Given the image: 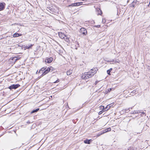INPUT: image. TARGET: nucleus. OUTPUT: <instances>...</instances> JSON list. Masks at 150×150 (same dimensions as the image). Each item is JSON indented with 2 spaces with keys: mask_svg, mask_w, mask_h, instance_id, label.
I'll return each instance as SVG.
<instances>
[{
  "mask_svg": "<svg viewBox=\"0 0 150 150\" xmlns=\"http://www.w3.org/2000/svg\"><path fill=\"white\" fill-rule=\"evenodd\" d=\"M136 91L135 90H133L131 93L130 95L132 96H134L135 94Z\"/></svg>",
  "mask_w": 150,
  "mask_h": 150,
  "instance_id": "aec40b11",
  "label": "nucleus"
},
{
  "mask_svg": "<svg viewBox=\"0 0 150 150\" xmlns=\"http://www.w3.org/2000/svg\"><path fill=\"white\" fill-rule=\"evenodd\" d=\"M3 38L2 36H0V40L2 39Z\"/></svg>",
  "mask_w": 150,
  "mask_h": 150,
  "instance_id": "c9c22d12",
  "label": "nucleus"
},
{
  "mask_svg": "<svg viewBox=\"0 0 150 150\" xmlns=\"http://www.w3.org/2000/svg\"><path fill=\"white\" fill-rule=\"evenodd\" d=\"M19 84H13L8 87V88L11 90L12 89H16L20 86Z\"/></svg>",
  "mask_w": 150,
  "mask_h": 150,
  "instance_id": "f03ea898",
  "label": "nucleus"
},
{
  "mask_svg": "<svg viewBox=\"0 0 150 150\" xmlns=\"http://www.w3.org/2000/svg\"><path fill=\"white\" fill-rule=\"evenodd\" d=\"M47 10L48 11H50V12H52V13L54 12V9L53 8V7H52V6L50 7H47Z\"/></svg>",
  "mask_w": 150,
  "mask_h": 150,
  "instance_id": "6e6552de",
  "label": "nucleus"
},
{
  "mask_svg": "<svg viewBox=\"0 0 150 150\" xmlns=\"http://www.w3.org/2000/svg\"><path fill=\"white\" fill-rule=\"evenodd\" d=\"M136 111H137L136 113H141L142 112V111L141 110H139Z\"/></svg>",
  "mask_w": 150,
  "mask_h": 150,
  "instance_id": "cd10ccee",
  "label": "nucleus"
},
{
  "mask_svg": "<svg viewBox=\"0 0 150 150\" xmlns=\"http://www.w3.org/2000/svg\"><path fill=\"white\" fill-rule=\"evenodd\" d=\"M49 69V67L47 68L46 67L45 70L44 72H43V73L41 74V76H43L47 74V73H48L50 71Z\"/></svg>",
  "mask_w": 150,
  "mask_h": 150,
  "instance_id": "20e7f679",
  "label": "nucleus"
},
{
  "mask_svg": "<svg viewBox=\"0 0 150 150\" xmlns=\"http://www.w3.org/2000/svg\"><path fill=\"white\" fill-rule=\"evenodd\" d=\"M104 133H105V132H104V131H103V132H100L98 134V136H100L101 135H102V134H103Z\"/></svg>",
  "mask_w": 150,
  "mask_h": 150,
  "instance_id": "393cba45",
  "label": "nucleus"
},
{
  "mask_svg": "<svg viewBox=\"0 0 150 150\" xmlns=\"http://www.w3.org/2000/svg\"><path fill=\"white\" fill-rule=\"evenodd\" d=\"M49 69L50 71L51 72H52L54 70V68H53V67H50Z\"/></svg>",
  "mask_w": 150,
  "mask_h": 150,
  "instance_id": "5701e85b",
  "label": "nucleus"
},
{
  "mask_svg": "<svg viewBox=\"0 0 150 150\" xmlns=\"http://www.w3.org/2000/svg\"><path fill=\"white\" fill-rule=\"evenodd\" d=\"M102 112H103L102 110L101 111H100L99 112V115H100V114H101L102 113Z\"/></svg>",
  "mask_w": 150,
  "mask_h": 150,
  "instance_id": "2f4dec72",
  "label": "nucleus"
},
{
  "mask_svg": "<svg viewBox=\"0 0 150 150\" xmlns=\"http://www.w3.org/2000/svg\"><path fill=\"white\" fill-rule=\"evenodd\" d=\"M100 25H96L95 26V27H97V28H99L100 27Z\"/></svg>",
  "mask_w": 150,
  "mask_h": 150,
  "instance_id": "7c9ffc66",
  "label": "nucleus"
},
{
  "mask_svg": "<svg viewBox=\"0 0 150 150\" xmlns=\"http://www.w3.org/2000/svg\"><path fill=\"white\" fill-rule=\"evenodd\" d=\"M97 70L98 69L96 68V69L95 70L94 72H92V71L90 72H87L86 73H87L89 78H90L94 76V75L96 73Z\"/></svg>",
  "mask_w": 150,
  "mask_h": 150,
  "instance_id": "f257e3e1",
  "label": "nucleus"
},
{
  "mask_svg": "<svg viewBox=\"0 0 150 150\" xmlns=\"http://www.w3.org/2000/svg\"><path fill=\"white\" fill-rule=\"evenodd\" d=\"M92 141V140L91 139H86V140H85L84 141V142L85 144H90V143Z\"/></svg>",
  "mask_w": 150,
  "mask_h": 150,
  "instance_id": "ddd939ff",
  "label": "nucleus"
},
{
  "mask_svg": "<svg viewBox=\"0 0 150 150\" xmlns=\"http://www.w3.org/2000/svg\"><path fill=\"white\" fill-rule=\"evenodd\" d=\"M110 106L109 105H107L105 109V111L107 110L110 108Z\"/></svg>",
  "mask_w": 150,
  "mask_h": 150,
  "instance_id": "412c9836",
  "label": "nucleus"
},
{
  "mask_svg": "<svg viewBox=\"0 0 150 150\" xmlns=\"http://www.w3.org/2000/svg\"><path fill=\"white\" fill-rule=\"evenodd\" d=\"M97 10L98 11V13L97 14L98 15H101L102 14V11L101 10L100 8H98L97 9Z\"/></svg>",
  "mask_w": 150,
  "mask_h": 150,
  "instance_id": "2eb2a0df",
  "label": "nucleus"
},
{
  "mask_svg": "<svg viewBox=\"0 0 150 150\" xmlns=\"http://www.w3.org/2000/svg\"><path fill=\"white\" fill-rule=\"evenodd\" d=\"M6 4L4 2H0V11L4 9Z\"/></svg>",
  "mask_w": 150,
  "mask_h": 150,
  "instance_id": "7ed1b4c3",
  "label": "nucleus"
},
{
  "mask_svg": "<svg viewBox=\"0 0 150 150\" xmlns=\"http://www.w3.org/2000/svg\"><path fill=\"white\" fill-rule=\"evenodd\" d=\"M110 70H108L107 71V73L108 74L110 75Z\"/></svg>",
  "mask_w": 150,
  "mask_h": 150,
  "instance_id": "bb28decb",
  "label": "nucleus"
},
{
  "mask_svg": "<svg viewBox=\"0 0 150 150\" xmlns=\"http://www.w3.org/2000/svg\"><path fill=\"white\" fill-rule=\"evenodd\" d=\"M27 123L28 124H30V122L29 120L27 122Z\"/></svg>",
  "mask_w": 150,
  "mask_h": 150,
  "instance_id": "f704fd0d",
  "label": "nucleus"
},
{
  "mask_svg": "<svg viewBox=\"0 0 150 150\" xmlns=\"http://www.w3.org/2000/svg\"><path fill=\"white\" fill-rule=\"evenodd\" d=\"M80 5V3H76L71 4L69 6H79Z\"/></svg>",
  "mask_w": 150,
  "mask_h": 150,
  "instance_id": "f8f14e48",
  "label": "nucleus"
},
{
  "mask_svg": "<svg viewBox=\"0 0 150 150\" xmlns=\"http://www.w3.org/2000/svg\"><path fill=\"white\" fill-rule=\"evenodd\" d=\"M72 70H69L67 71V75H69L72 74Z\"/></svg>",
  "mask_w": 150,
  "mask_h": 150,
  "instance_id": "dca6fc26",
  "label": "nucleus"
},
{
  "mask_svg": "<svg viewBox=\"0 0 150 150\" xmlns=\"http://www.w3.org/2000/svg\"><path fill=\"white\" fill-rule=\"evenodd\" d=\"M112 69L110 68V69H109L108 70H110V71L111 72V71L112 70Z\"/></svg>",
  "mask_w": 150,
  "mask_h": 150,
  "instance_id": "e433bc0d",
  "label": "nucleus"
},
{
  "mask_svg": "<svg viewBox=\"0 0 150 150\" xmlns=\"http://www.w3.org/2000/svg\"><path fill=\"white\" fill-rule=\"evenodd\" d=\"M111 130V129L110 128V127H109L105 129L104 130V132L105 133V132H109V131H110Z\"/></svg>",
  "mask_w": 150,
  "mask_h": 150,
  "instance_id": "f3484780",
  "label": "nucleus"
},
{
  "mask_svg": "<svg viewBox=\"0 0 150 150\" xmlns=\"http://www.w3.org/2000/svg\"><path fill=\"white\" fill-rule=\"evenodd\" d=\"M53 60V58L52 57L46 59H45V62L46 63H51Z\"/></svg>",
  "mask_w": 150,
  "mask_h": 150,
  "instance_id": "423d86ee",
  "label": "nucleus"
},
{
  "mask_svg": "<svg viewBox=\"0 0 150 150\" xmlns=\"http://www.w3.org/2000/svg\"><path fill=\"white\" fill-rule=\"evenodd\" d=\"M19 58L18 57H15L13 58V59L15 60V61H16V60L19 59Z\"/></svg>",
  "mask_w": 150,
  "mask_h": 150,
  "instance_id": "b1692460",
  "label": "nucleus"
},
{
  "mask_svg": "<svg viewBox=\"0 0 150 150\" xmlns=\"http://www.w3.org/2000/svg\"><path fill=\"white\" fill-rule=\"evenodd\" d=\"M96 68H93L92 69H91V72L92 71V72H94V71L95 70V69H96Z\"/></svg>",
  "mask_w": 150,
  "mask_h": 150,
  "instance_id": "c85d7f7f",
  "label": "nucleus"
},
{
  "mask_svg": "<svg viewBox=\"0 0 150 150\" xmlns=\"http://www.w3.org/2000/svg\"><path fill=\"white\" fill-rule=\"evenodd\" d=\"M112 89V88H111L108 89L107 90L105 91V93H108L110 92Z\"/></svg>",
  "mask_w": 150,
  "mask_h": 150,
  "instance_id": "6ab92c4d",
  "label": "nucleus"
},
{
  "mask_svg": "<svg viewBox=\"0 0 150 150\" xmlns=\"http://www.w3.org/2000/svg\"><path fill=\"white\" fill-rule=\"evenodd\" d=\"M141 113H142V114H144V115H145V116L146 115V114L145 113L143 112H142Z\"/></svg>",
  "mask_w": 150,
  "mask_h": 150,
  "instance_id": "473e14b6",
  "label": "nucleus"
},
{
  "mask_svg": "<svg viewBox=\"0 0 150 150\" xmlns=\"http://www.w3.org/2000/svg\"><path fill=\"white\" fill-rule=\"evenodd\" d=\"M22 35L21 34L18 33H14L13 35V37H17L19 36H21Z\"/></svg>",
  "mask_w": 150,
  "mask_h": 150,
  "instance_id": "9b49d317",
  "label": "nucleus"
},
{
  "mask_svg": "<svg viewBox=\"0 0 150 150\" xmlns=\"http://www.w3.org/2000/svg\"><path fill=\"white\" fill-rule=\"evenodd\" d=\"M136 112H137L136 111H134L133 112V114H136V113H136Z\"/></svg>",
  "mask_w": 150,
  "mask_h": 150,
  "instance_id": "72a5a7b5",
  "label": "nucleus"
},
{
  "mask_svg": "<svg viewBox=\"0 0 150 150\" xmlns=\"http://www.w3.org/2000/svg\"><path fill=\"white\" fill-rule=\"evenodd\" d=\"M103 109H104V106H103Z\"/></svg>",
  "mask_w": 150,
  "mask_h": 150,
  "instance_id": "a19ab883",
  "label": "nucleus"
},
{
  "mask_svg": "<svg viewBox=\"0 0 150 150\" xmlns=\"http://www.w3.org/2000/svg\"><path fill=\"white\" fill-rule=\"evenodd\" d=\"M65 38H65L66 41L67 42H68L69 41V39L68 38H67L66 36V37H65ZM64 39H65V38Z\"/></svg>",
  "mask_w": 150,
  "mask_h": 150,
  "instance_id": "a878e982",
  "label": "nucleus"
},
{
  "mask_svg": "<svg viewBox=\"0 0 150 150\" xmlns=\"http://www.w3.org/2000/svg\"><path fill=\"white\" fill-rule=\"evenodd\" d=\"M45 70V67L42 68L40 70L39 73H42V74L43 73V72H44Z\"/></svg>",
  "mask_w": 150,
  "mask_h": 150,
  "instance_id": "4468645a",
  "label": "nucleus"
},
{
  "mask_svg": "<svg viewBox=\"0 0 150 150\" xmlns=\"http://www.w3.org/2000/svg\"><path fill=\"white\" fill-rule=\"evenodd\" d=\"M137 3V0H134L131 4H130L129 6L134 7L136 5Z\"/></svg>",
  "mask_w": 150,
  "mask_h": 150,
  "instance_id": "0eeeda50",
  "label": "nucleus"
},
{
  "mask_svg": "<svg viewBox=\"0 0 150 150\" xmlns=\"http://www.w3.org/2000/svg\"><path fill=\"white\" fill-rule=\"evenodd\" d=\"M82 79H87L89 78L87 73H86V74H85L84 75H83V76L82 77Z\"/></svg>",
  "mask_w": 150,
  "mask_h": 150,
  "instance_id": "1a4fd4ad",
  "label": "nucleus"
},
{
  "mask_svg": "<svg viewBox=\"0 0 150 150\" xmlns=\"http://www.w3.org/2000/svg\"><path fill=\"white\" fill-rule=\"evenodd\" d=\"M149 4H150V2H149Z\"/></svg>",
  "mask_w": 150,
  "mask_h": 150,
  "instance_id": "79ce46f5",
  "label": "nucleus"
},
{
  "mask_svg": "<svg viewBox=\"0 0 150 150\" xmlns=\"http://www.w3.org/2000/svg\"><path fill=\"white\" fill-rule=\"evenodd\" d=\"M130 149V150H134L132 148H131Z\"/></svg>",
  "mask_w": 150,
  "mask_h": 150,
  "instance_id": "4c0bfd02",
  "label": "nucleus"
},
{
  "mask_svg": "<svg viewBox=\"0 0 150 150\" xmlns=\"http://www.w3.org/2000/svg\"><path fill=\"white\" fill-rule=\"evenodd\" d=\"M59 37L62 39H65V37H66V36L63 33H59Z\"/></svg>",
  "mask_w": 150,
  "mask_h": 150,
  "instance_id": "9d476101",
  "label": "nucleus"
},
{
  "mask_svg": "<svg viewBox=\"0 0 150 150\" xmlns=\"http://www.w3.org/2000/svg\"><path fill=\"white\" fill-rule=\"evenodd\" d=\"M98 82V81H96L95 84H96Z\"/></svg>",
  "mask_w": 150,
  "mask_h": 150,
  "instance_id": "58836bf2",
  "label": "nucleus"
},
{
  "mask_svg": "<svg viewBox=\"0 0 150 150\" xmlns=\"http://www.w3.org/2000/svg\"><path fill=\"white\" fill-rule=\"evenodd\" d=\"M80 31L84 35H86L87 32L86 29L83 28H81L80 29Z\"/></svg>",
  "mask_w": 150,
  "mask_h": 150,
  "instance_id": "39448f33",
  "label": "nucleus"
},
{
  "mask_svg": "<svg viewBox=\"0 0 150 150\" xmlns=\"http://www.w3.org/2000/svg\"><path fill=\"white\" fill-rule=\"evenodd\" d=\"M33 46V45L32 44H31L30 45H29L28 46L27 45L25 47L27 49H29L30 48H31Z\"/></svg>",
  "mask_w": 150,
  "mask_h": 150,
  "instance_id": "4be33fe9",
  "label": "nucleus"
},
{
  "mask_svg": "<svg viewBox=\"0 0 150 150\" xmlns=\"http://www.w3.org/2000/svg\"><path fill=\"white\" fill-rule=\"evenodd\" d=\"M39 110V108H37L35 110H33L30 113L31 114H32V113H34V112H37V111H38Z\"/></svg>",
  "mask_w": 150,
  "mask_h": 150,
  "instance_id": "a211bd4d",
  "label": "nucleus"
},
{
  "mask_svg": "<svg viewBox=\"0 0 150 150\" xmlns=\"http://www.w3.org/2000/svg\"><path fill=\"white\" fill-rule=\"evenodd\" d=\"M129 1V0H128L127 1V3H128Z\"/></svg>",
  "mask_w": 150,
  "mask_h": 150,
  "instance_id": "ea45409f",
  "label": "nucleus"
},
{
  "mask_svg": "<svg viewBox=\"0 0 150 150\" xmlns=\"http://www.w3.org/2000/svg\"><path fill=\"white\" fill-rule=\"evenodd\" d=\"M59 79H57L54 82V83H58V82H59Z\"/></svg>",
  "mask_w": 150,
  "mask_h": 150,
  "instance_id": "c756f323",
  "label": "nucleus"
}]
</instances>
